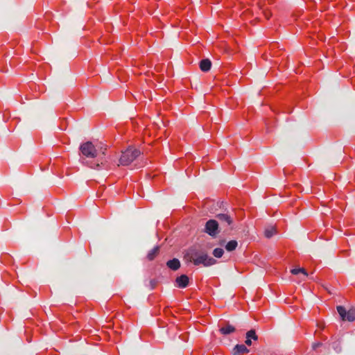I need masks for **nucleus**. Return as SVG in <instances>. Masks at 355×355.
<instances>
[{
  "label": "nucleus",
  "instance_id": "6ab92c4d",
  "mask_svg": "<svg viewBox=\"0 0 355 355\" xmlns=\"http://www.w3.org/2000/svg\"><path fill=\"white\" fill-rule=\"evenodd\" d=\"M322 345L321 343H315L312 345V349H316L318 347Z\"/></svg>",
  "mask_w": 355,
  "mask_h": 355
},
{
  "label": "nucleus",
  "instance_id": "7ed1b4c3",
  "mask_svg": "<svg viewBox=\"0 0 355 355\" xmlns=\"http://www.w3.org/2000/svg\"><path fill=\"white\" fill-rule=\"evenodd\" d=\"M141 152L140 150L135 148L133 146H129L125 150L122 152V155L119 159V164L118 166H128L139 156Z\"/></svg>",
  "mask_w": 355,
  "mask_h": 355
},
{
  "label": "nucleus",
  "instance_id": "423d86ee",
  "mask_svg": "<svg viewBox=\"0 0 355 355\" xmlns=\"http://www.w3.org/2000/svg\"><path fill=\"white\" fill-rule=\"evenodd\" d=\"M336 309L342 320L355 321V307H352L348 311H346L345 308L343 306H338Z\"/></svg>",
  "mask_w": 355,
  "mask_h": 355
},
{
  "label": "nucleus",
  "instance_id": "a211bd4d",
  "mask_svg": "<svg viewBox=\"0 0 355 355\" xmlns=\"http://www.w3.org/2000/svg\"><path fill=\"white\" fill-rule=\"evenodd\" d=\"M261 8L263 10V12L264 15L266 16V17L267 19H269L270 15H271V14L269 12H266V10L263 8V7L262 6H261Z\"/></svg>",
  "mask_w": 355,
  "mask_h": 355
},
{
  "label": "nucleus",
  "instance_id": "ddd939ff",
  "mask_svg": "<svg viewBox=\"0 0 355 355\" xmlns=\"http://www.w3.org/2000/svg\"><path fill=\"white\" fill-rule=\"evenodd\" d=\"M159 246L157 245L154 247L147 254V258L149 261L153 260L155 257L159 254Z\"/></svg>",
  "mask_w": 355,
  "mask_h": 355
},
{
  "label": "nucleus",
  "instance_id": "aec40b11",
  "mask_svg": "<svg viewBox=\"0 0 355 355\" xmlns=\"http://www.w3.org/2000/svg\"><path fill=\"white\" fill-rule=\"evenodd\" d=\"M224 243H225V240H222V241H220L219 242V245H224Z\"/></svg>",
  "mask_w": 355,
  "mask_h": 355
},
{
  "label": "nucleus",
  "instance_id": "0eeeda50",
  "mask_svg": "<svg viewBox=\"0 0 355 355\" xmlns=\"http://www.w3.org/2000/svg\"><path fill=\"white\" fill-rule=\"evenodd\" d=\"M175 282L179 288H184L189 285V279L187 275H182L176 278Z\"/></svg>",
  "mask_w": 355,
  "mask_h": 355
},
{
  "label": "nucleus",
  "instance_id": "dca6fc26",
  "mask_svg": "<svg viewBox=\"0 0 355 355\" xmlns=\"http://www.w3.org/2000/svg\"><path fill=\"white\" fill-rule=\"evenodd\" d=\"M291 272L293 274V275H297L300 273H302L305 277H307L308 276V273L306 272V271L305 270L304 268H293L291 270Z\"/></svg>",
  "mask_w": 355,
  "mask_h": 355
},
{
  "label": "nucleus",
  "instance_id": "f8f14e48",
  "mask_svg": "<svg viewBox=\"0 0 355 355\" xmlns=\"http://www.w3.org/2000/svg\"><path fill=\"white\" fill-rule=\"evenodd\" d=\"M199 66L201 71L207 72L211 69V62L209 59H203L200 62Z\"/></svg>",
  "mask_w": 355,
  "mask_h": 355
},
{
  "label": "nucleus",
  "instance_id": "4be33fe9",
  "mask_svg": "<svg viewBox=\"0 0 355 355\" xmlns=\"http://www.w3.org/2000/svg\"><path fill=\"white\" fill-rule=\"evenodd\" d=\"M337 352H340V348H339L338 349H337Z\"/></svg>",
  "mask_w": 355,
  "mask_h": 355
},
{
  "label": "nucleus",
  "instance_id": "9b49d317",
  "mask_svg": "<svg viewBox=\"0 0 355 355\" xmlns=\"http://www.w3.org/2000/svg\"><path fill=\"white\" fill-rule=\"evenodd\" d=\"M219 331L223 335H228L234 332L236 329L233 325L227 323L224 327H220Z\"/></svg>",
  "mask_w": 355,
  "mask_h": 355
},
{
  "label": "nucleus",
  "instance_id": "f3484780",
  "mask_svg": "<svg viewBox=\"0 0 355 355\" xmlns=\"http://www.w3.org/2000/svg\"><path fill=\"white\" fill-rule=\"evenodd\" d=\"M224 254V250L222 248H217L213 251V255L216 258H220Z\"/></svg>",
  "mask_w": 355,
  "mask_h": 355
},
{
  "label": "nucleus",
  "instance_id": "f257e3e1",
  "mask_svg": "<svg viewBox=\"0 0 355 355\" xmlns=\"http://www.w3.org/2000/svg\"><path fill=\"white\" fill-rule=\"evenodd\" d=\"M185 256L188 261H192L196 266L202 264L207 267L216 263V259L209 257L207 252L200 247L193 246L190 248Z\"/></svg>",
  "mask_w": 355,
  "mask_h": 355
},
{
  "label": "nucleus",
  "instance_id": "4468645a",
  "mask_svg": "<svg viewBox=\"0 0 355 355\" xmlns=\"http://www.w3.org/2000/svg\"><path fill=\"white\" fill-rule=\"evenodd\" d=\"M238 246V242L236 240H231L226 243L225 248L228 252H232L236 250Z\"/></svg>",
  "mask_w": 355,
  "mask_h": 355
},
{
  "label": "nucleus",
  "instance_id": "412c9836",
  "mask_svg": "<svg viewBox=\"0 0 355 355\" xmlns=\"http://www.w3.org/2000/svg\"><path fill=\"white\" fill-rule=\"evenodd\" d=\"M334 347L336 349H338V346H336V347H335V346H334Z\"/></svg>",
  "mask_w": 355,
  "mask_h": 355
},
{
  "label": "nucleus",
  "instance_id": "5701e85b",
  "mask_svg": "<svg viewBox=\"0 0 355 355\" xmlns=\"http://www.w3.org/2000/svg\"><path fill=\"white\" fill-rule=\"evenodd\" d=\"M96 166L98 167L99 166V164H96Z\"/></svg>",
  "mask_w": 355,
  "mask_h": 355
},
{
  "label": "nucleus",
  "instance_id": "39448f33",
  "mask_svg": "<svg viewBox=\"0 0 355 355\" xmlns=\"http://www.w3.org/2000/svg\"><path fill=\"white\" fill-rule=\"evenodd\" d=\"M204 232L212 238H216L220 233L219 223L218 220L214 219L207 220L205 225Z\"/></svg>",
  "mask_w": 355,
  "mask_h": 355
},
{
  "label": "nucleus",
  "instance_id": "2eb2a0df",
  "mask_svg": "<svg viewBox=\"0 0 355 355\" xmlns=\"http://www.w3.org/2000/svg\"><path fill=\"white\" fill-rule=\"evenodd\" d=\"M276 234V229L273 226H268L265 229L264 235L266 238L270 239Z\"/></svg>",
  "mask_w": 355,
  "mask_h": 355
},
{
  "label": "nucleus",
  "instance_id": "9d476101",
  "mask_svg": "<svg viewBox=\"0 0 355 355\" xmlns=\"http://www.w3.org/2000/svg\"><path fill=\"white\" fill-rule=\"evenodd\" d=\"M166 266L172 270L175 271L180 268V261L178 259L174 258L171 260H168L166 262Z\"/></svg>",
  "mask_w": 355,
  "mask_h": 355
},
{
  "label": "nucleus",
  "instance_id": "f03ea898",
  "mask_svg": "<svg viewBox=\"0 0 355 355\" xmlns=\"http://www.w3.org/2000/svg\"><path fill=\"white\" fill-rule=\"evenodd\" d=\"M80 151L87 158H95L99 152L105 154L106 148L103 146H95L92 141H86L80 146Z\"/></svg>",
  "mask_w": 355,
  "mask_h": 355
},
{
  "label": "nucleus",
  "instance_id": "6e6552de",
  "mask_svg": "<svg viewBox=\"0 0 355 355\" xmlns=\"http://www.w3.org/2000/svg\"><path fill=\"white\" fill-rule=\"evenodd\" d=\"M248 352L249 349L246 347L245 345L243 344L235 345L232 351V355H239L241 354H245Z\"/></svg>",
  "mask_w": 355,
  "mask_h": 355
},
{
  "label": "nucleus",
  "instance_id": "1a4fd4ad",
  "mask_svg": "<svg viewBox=\"0 0 355 355\" xmlns=\"http://www.w3.org/2000/svg\"><path fill=\"white\" fill-rule=\"evenodd\" d=\"M252 339L254 340H258V336L254 329H251L246 333L245 345L250 346L252 345Z\"/></svg>",
  "mask_w": 355,
  "mask_h": 355
},
{
  "label": "nucleus",
  "instance_id": "20e7f679",
  "mask_svg": "<svg viewBox=\"0 0 355 355\" xmlns=\"http://www.w3.org/2000/svg\"><path fill=\"white\" fill-rule=\"evenodd\" d=\"M218 223L225 228V231L232 230L234 228L233 217L228 213H220L216 215Z\"/></svg>",
  "mask_w": 355,
  "mask_h": 355
}]
</instances>
